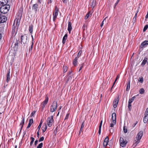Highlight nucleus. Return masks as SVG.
Masks as SVG:
<instances>
[{"label": "nucleus", "mask_w": 148, "mask_h": 148, "mask_svg": "<svg viewBox=\"0 0 148 148\" xmlns=\"http://www.w3.org/2000/svg\"><path fill=\"white\" fill-rule=\"evenodd\" d=\"M21 17L16 18L14 21V24L12 26V33L13 34L16 33L17 29H18L19 26L20 20Z\"/></svg>", "instance_id": "obj_1"}, {"label": "nucleus", "mask_w": 148, "mask_h": 148, "mask_svg": "<svg viewBox=\"0 0 148 148\" xmlns=\"http://www.w3.org/2000/svg\"><path fill=\"white\" fill-rule=\"evenodd\" d=\"M143 135V132L142 131H140L137 134V136L135 138L134 142L133 145L135 146L139 143L140 140L141 139Z\"/></svg>", "instance_id": "obj_2"}, {"label": "nucleus", "mask_w": 148, "mask_h": 148, "mask_svg": "<svg viewBox=\"0 0 148 148\" xmlns=\"http://www.w3.org/2000/svg\"><path fill=\"white\" fill-rule=\"evenodd\" d=\"M10 6L9 5H3L0 8V12L1 13L5 14L7 13L10 9Z\"/></svg>", "instance_id": "obj_3"}, {"label": "nucleus", "mask_w": 148, "mask_h": 148, "mask_svg": "<svg viewBox=\"0 0 148 148\" xmlns=\"http://www.w3.org/2000/svg\"><path fill=\"white\" fill-rule=\"evenodd\" d=\"M21 42L23 44H25L27 43L29 41V39L27 36L26 35H22L21 37Z\"/></svg>", "instance_id": "obj_4"}, {"label": "nucleus", "mask_w": 148, "mask_h": 148, "mask_svg": "<svg viewBox=\"0 0 148 148\" xmlns=\"http://www.w3.org/2000/svg\"><path fill=\"white\" fill-rule=\"evenodd\" d=\"M112 122H111L110 124V127H112L114 126L116 124V114L115 113H113L112 114Z\"/></svg>", "instance_id": "obj_5"}, {"label": "nucleus", "mask_w": 148, "mask_h": 148, "mask_svg": "<svg viewBox=\"0 0 148 148\" xmlns=\"http://www.w3.org/2000/svg\"><path fill=\"white\" fill-rule=\"evenodd\" d=\"M57 107V102L56 101H54L51 106L50 108V111L52 112H54L56 110Z\"/></svg>", "instance_id": "obj_6"}, {"label": "nucleus", "mask_w": 148, "mask_h": 148, "mask_svg": "<svg viewBox=\"0 0 148 148\" xmlns=\"http://www.w3.org/2000/svg\"><path fill=\"white\" fill-rule=\"evenodd\" d=\"M53 116H51L50 117H48L47 119V123L48 126L50 127L52 125L53 122Z\"/></svg>", "instance_id": "obj_7"}, {"label": "nucleus", "mask_w": 148, "mask_h": 148, "mask_svg": "<svg viewBox=\"0 0 148 148\" xmlns=\"http://www.w3.org/2000/svg\"><path fill=\"white\" fill-rule=\"evenodd\" d=\"M59 9L56 6V7L54 12L53 13V21H55L58 14Z\"/></svg>", "instance_id": "obj_8"}, {"label": "nucleus", "mask_w": 148, "mask_h": 148, "mask_svg": "<svg viewBox=\"0 0 148 148\" xmlns=\"http://www.w3.org/2000/svg\"><path fill=\"white\" fill-rule=\"evenodd\" d=\"M148 121V107L146 109L143 118V122L145 123H147Z\"/></svg>", "instance_id": "obj_9"}, {"label": "nucleus", "mask_w": 148, "mask_h": 148, "mask_svg": "<svg viewBox=\"0 0 148 148\" xmlns=\"http://www.w3.org/2000/svg\"><path fill=\"white\" fill-rule=\"evenodd\" d=\"M49 100V98L46 96L45 97V100L42 102L41 104V107L42 110H43L45 107V106L47 104Z\"/></svg>", "instance_id": "obj_10"}, {"label": "nucleus", "mask_w": 148, "mask_h": 148, "mask_svg": "<svg viewBox=\"0 0 148 148\" xmlns=\"http://www.w3.org/2000/svg\"><path fill=\"white\" fill-rule=\"evenodd\" d=\"M120 145L122 147H124L127 143L126 140H124L123 138L121 137L120 138Z\"/></svg>", "instance_id": "obj_11"}, {"label": "nucleus", "mask_w": 148, "mask_h": 148, "mask_svg": "<svg viewBox=\"0 0 148 148\" xmlns=\"http://www.w3.org/2000/svg\"><path fill=\"white\" fill-rule=\"evenodd\" d=\"M7 18L5 16L0 15V23H3L6 21Z\"/></svg>", "instance_id": "obj_12"}, {"label": "nucleus", "mask_w": 148, "mask_h": 148, "mask_svg": "<svg viewBox=\"0 0 148 148\" xmlns=\"http://www.w3.org/2000/svg\"><path fill=\"white\" fill-rule=\"evenodd\" d=\"M148 45V41L145 40L140 45V47L141 48H143L144 47L146 46L147 45Z\"/></svg>", "instance_id": "obj_13"}, {"label": "nucleus", "mask_w": 148, "mask_h": 148, "mask_svg": "<svg viewBox=\"0 0 148 148\" xmlns=\"http://www.w3.org/2000/svg\"><path fill=\"white\" fill-rule=\"evenodd\" d=\"M8 0H0V5H7L8 3Z\"/></svg>", "instance_id": "obj_14"}, {"label": "nucleus", "mask_w": 148, "mask_h": 148, "mask_svg": "<svg viewBox=\"0 0 148 148\" xmlns=\"http://www.w3.org/2000/svg\"><path fill=\"white\" fill-rule=\"evenodd\" d=\"M119 102L118 98L115 99L113 102V106L114 108H116Z\"/></svg>", "instance_id": "obj_15"}, {"label": "nucleus", "mask_w": 148, "mask_h": 148, "mask_svg": "<svg viewBox=\"0 0 148 148\" xmlns=\"http://www.w3.org/2000/svg\"><path fill=\"white\" fill-rule=\"evenodd\" d=\"M72 28L71 23L70 22H68V28L67 29L70 34L71 33Z\"/></svg>", "instance_id": "obj_16"}, {"label": "nucleus", "mask_w": 148, "mask_h": 148, "mask_svg": "<svg viewBox=\"0 0 148 148\" xmlns=\"http://www.w3.org/2000/svg\"><path fill=\"white\" fill-rule=\"evenodd\" d=\"M38 8V5L36 3L34 4L32 7V10H34L35 12H36Z\"/></svg>", "instance_id": "obj_17"}, {"label": "nucleus", "mask_w": 148, "mask_h": 148, "mask_svg": "<svg viewBox=\"0 0 148 148\" xmlns=\"http://www.w3.org/2000/svg\"><path fill=\"white\" fill-rule=\"evenodd\" d=\"M108 142V136H107L105 138L104 142L103 145L104 146H106Z\"/></svg>", "instance_id": "obj_18"}, {"label": "nucleus", "mask_w": 148, "mask_h": 148, "mask_svg": "<svg viewBox=\"0 0 148 148\" xmlns=\"http://www.w3.org/2000/svg\"><path fill=\"white\" fill-rule=\"evenodd\" d=\"M47 124L45 123L44 125H43L42 128V131L43 132H44L46 131V130L47 129Z\"/></svg>", "instance_id": "obj_19"}, {"label": "nucleus", "mask_w": 148, "mask_h": 148, "mask_svg": "<svg viewBox=\"0 0 148 148\" xmlns=\"http://www.w3.org/2000/svg\"><path fill=\"white\" fill-rule=\"evenodd\" d=\"M102 122H103V120H101V122L100 123V125L99 126L98 133H99V135H100V134H101V126L102 125Z\"/></svg>", "instance_id": "obj_20"}, {"label": "nucleus", "mask_w": 148, "mask_h": 148, "mask_svg": "<svg viewBox=\"0 0 148 148\" xmlns=\"http://www.w3.org/2000/svg\"><path fill=\"white\" fill-rule=\"evenodd\" d=\"M67 38V35L66 34L63 37L62 39V43L64 44L66 42V41Z\"/></svg>", "instance_id": "obj_21"}, {"label": "nucleus", "mask_w": 148, "mask_h": 148, "mask_svg": "<svg viewBox=\"0 0 148 148\" xmlns=\"http://www.w3.org/2000/svg\"><path fill=\"white\" fill-rule=\"evenodd\" d=\"M147 58H145L142 61V62L141 64V65L142 66H144L145 64L147 62Z\"/></svg>", "instance_id": "obj_22"}, {"label": "nucleus", "mask_w": 148, "mask_h": 148, "mask_svg": "<svg viewBox=\"0 0 148 148\" xmlns=\"http://www.w3.org/2000/svg\"><path fill=\"white\" fill-rule=\"evenodd\" d=\"M84 121L82 122V123L81 126V127L80 128V132L79 133V134L80 133V132H83V128L84 127Z\"/></svg>", "instance_id": "obj_23"}, {"label": "nucleus", "mask_w": 148, "mask_h": 148, "mask_svg": "<svg viewBox=\"0 0 148 148\" xmlns=\"http://www.w3.org/2000/svg\"><path fill=\"white\" fill-rule=\"evenodd\" d=\"M78 58L77 57H76L75 59L73 60V64L75 66L77 65V62Z\"/></svg>", "instance_id": "obj_24"}, {"label": "nucleus", "mask_w": 148, "mask_h": 148, "mask_svg": "<svg viewBox=\"0 0 148 148\" xmlns=\"http://www.w3.org/2000/svg\"><path fill=\"white\" fill-rule=\"evenodd\" d=\"M6 77V81L7 82H9L10 79V74L9 72L8 73H7Z\"/></svg>", "instance_id": "obj_25"}, {"label": "nucleus", "mask_w": 148, "mask_h": 148, "mask_svg": "<svg viewBox=\"0 0 148 148\" xmlns=\"http://www.w3.org/2000/svg\"><path fill=\"white\" fill-rule=\"evenodd\" d=\"M22 121H21V122L20 123V125H21L22 126L21 128H22V127L23 126V125L24 124V123L25 122V117H24L22 116Z\"/></svg>", "instance_id": "obj_26"}, {"label": "nucleus", "mask_w": 148, "mask_h": 148, "mask_svg": "<svg viewBox=\"0 0 148 148\" xmlns=\"http://www.w3.org/2000/svg\"><path fill=\"white\" fill-rule=\"evenodd\" d=\"M92 14V13L91 12H89L86 15L85 19H87L89 17V16L90 15H91Z\"/></svg>", "instance_id": "obj_27"}, {"label": "nucleus", "mask_w": 148, "mask_h": 148, "mask_svg": "<svg viewBox=\"0 0 148 148\" xmlns=\"http://www.w3.org/2000/svg\"><path fill=\"white\" fill-rule=\"evenodd\" d=\"M130 88V81H129V82L128 83V84L127 85L126 88V91H128L129 90Z\"/></svg>", "instance_id": "obj_28"}, {"label": "nucleus", "mask_w": 148, "mask_h": 148, "mask_svg": "<svg viewBox=\"0 0 148 148\" xmlns=\"http://www.w3.org/2000/svg\"><path fill=\"white\" fill-rule=\"evenodd\" d=\"M29 30L30 33L32 34L33 31V26L32 25L29 26Z\"/></svg>", "instance_id": "obj_29"}, {"label": "nucleus", "mask_w": 148, "mask_h": 148, "mask_svg": "<svg viewBox=\"0 0 148 148\" xmlns=\"http://www.w3.org/2000/svg\"><path fill=\"white\" fill-rule=\"evenodd\" d=\"M68 68L66 66H63V69L64 73L66 72Z\"/></svg>", "instance_id": "obj_30"}, {"label": "nucleus", "mask_w": 148, "mask_h": 148, "mask_svg": "<svg viewBox=\"0 0 148 148\" xmlns=\"http://www.w3.org/2000/svg\"><path fill=\"white\" fill-rule=\"evenodd\" d=\"M135 98V97H133L131 99H129L128 103H131L134 100Z\"/></svg>", "instance_id": "obj_31"}, {"label": "nucleus", "mask_w": 148, "mask_h": 148, "mask_svg": "<svg viewBox=\"0 0 148 148\" xmlns=\"http://www.w3.org/2000/svg\"><path fill=\"white\" fill-rule=\"evenodd\" d=\"M144 92V90L143 88L140 89L139 90V93L141 94H143Z\"/></svg>", "instance_id": "obj_32"}, {"label": "nucleus", "mask_w": 148, "mask_h": 148, "mask_svg": "<svg viewBox=\"0 0 148 148\" xmlns=\"http://www.w3.org/2000/svg\"><path fill=\"white\" fill-rule=\"evenodd\" d=\"M31 139L32 140V141H31V142H30V145H31L34 142L35 140V139L34 138H33V137H31Z\"/></svg>", "instance_id": "obj_33"}, {"label": "nucleus", "mask_w": 148, "mask_h": 148, "mask_svg": "<svg viewBox=\"0 0 148 148\" xmlns=\"http://www.w3.org/2000/svg\"><path fill=\"white\" fill-rule=\"evenodd\" d=\"M138 81L140 82L141 83H142L143 82V77H139L138 79Z\"/></svg>", "instance_id": "obj_34"}, {"label": "nucleus", "mask_w": 148, "mask_h": 148, "mask_svg": "<svg viewBox=\"0 0 148 148\" xmlns=\"http://www.w3.org/2000/svg\"><path fill=\"white\" fill-rule=\"evenodd\" d=\"M43 146V143H41L40 144H39L38 145L37 147V148H42V147Z\"/></svg>", "instance_id": "obj_35"}, {"label": "nucleus", "mask_w": 148, "mask_h": 148, "mask_svg": "<svg viewBox=\"0 0 148 148\" xmlns=\"http://www.w3.org/2000/svg\"><path fill=\"white\" fill-rule=\"evenodd\" d=\"M95 4H96V1L94 0L92 2V7L93 8H94L95 5Z\"/></svg>", "instance_id": "obj_36"}, {"label": "nucleus", "mask_w": 148, "mask_h": 148, "mask_svg": "<svg viewBox=\"0 0 148 148\" xmlns=\"http://www.w3.org/2000/svg\"><path fill=\"white\" fill-rule=\"evenodd\" d=\"M148 28V25H146L144 27L143 29V31L144 32Z\"/></svg>", "instance_id": "obj_37"}, {"label": "nucleus", "mask_w": 148, "mask_h": 148, "mask_svg": "<svg viewBox=\"0 0 148 148\" xmlns=\"http://www.w3.org/2000/svg\"><path fill=\"white\" fill-rule=\"evenodd\" d=\"M123 130L124 132L125 133H126L127 132V128L125 127V126H124L123 128Z\"/></svg>", "instance_id": "obj_38"}, {"label": "nucleus", "mask_w": 148, "mask_h": 148, "mask_svg": "<svg viewBox=\"0 0 148 148\" xmlns=\"http://www.w3.org/2000/svg\"><path fill=\"white\" fill-rule=\"evenodd\" d=\"M82 53V52L81 51H79V52L78 53V54L77 57V58L80 56Z\"/></svg>", "instance_id": "obj_39"}, {"label": "nucleus", "mask_w": 148, "mask_h": 148, "mask_svg": "<svg viewBox=\"0 0 148 148\" xmlns=\"http://www.w3.org/2000/svg\"><path fill=\"white\" fill-rule=\"evenodd\" d=\"M106 18H107V17H106V18L104 19V20H103V21L102 22V23H101V25H100V26H101V27H102L103 26V24H104V21L106 20Z\"/></svg>", "instance_id": "obj_40"}, {"label": "nucleus", "mask_w": 148, "mask_h": 148, "mask_svg": "<svg viewBox=\"0 0 148 148\" xmlns=\"http://www.w3.org/2000/svg\"><path fill=\"white\" fill-rule=\"evenodd\" d=\"M33 123V120L32 119H31L29 121V123H30L31 125H32Z\"/></svg>", "instance_id": "obj_41"}, {"label": "nucleus", "mask_w": 148, "mask_h": 148, "mask_svg": "<svg viewBox=\"0 0 148 148\" xmlns=\"http://www.w3.org/2000/svg\"><path fill=\"white\" fill-rule=\"evenodd\" d=\"M44 140V137H41L39 140V142H41L43 141Z\"/></svg>", "instance_id": "obj_42"}, {"label": "nucleus", "mask_w": 148, "mask_h": 148, "mask_svg": "<svg viewBox=\"0 0 148 148\" xmlns=\"http://www.w3.org/2000/svg\"><path fill=\"white\" fill-rule=\"evenodd\" d=\"M36 112L34 111H33V112H32L31 114V116H34V114H35Z\"/></svg>", "instance_id": "obj_43"}, {"label": "nucleus", "mask_w": 148, "mask_h": 148, "mask_svg": "<svg viewBox=\"0 0 148 148\" xmlns=\"http://www.w3.org/2000/svg\"><path fill=\"white\" fill-rule=\"evenodd\" d=\"M140 8V6H139L138 8V9H137V10L136 12V14H136L137 15V14L138 13V12H139V9Z\"/></svg>", "instance_id": "obj_44"}, {"label": "nucleus", "mask_w": 148, "mask_h": 148, "mask_svg": "<svg viewBox=\"0 0 148 148\" xmlns=\"http://www.w3.org/2000/svg\"><path fill=\"white\" fill-rule=\"evenodd\" d=\"M110 131L111 133H112L114 132V130L112 128H110Z\"/></svg>", "instance_id": "obj_45"}, {"label": "nucleus", "mask_w": 148, "mask_h": 148, "mask_svg": "<svg viewBox=\"0 0 148 148\" xmlns=\"http://www.w3.org/2000/svg\"><path fill=\"white\" fill-rule=\"evenodd\" d=\"M33 45V42H32V44L31 46V48L30 49H29V51H30L31 50H32Z\"/></svg>", "instance_id": "obj_46"}, {"label": "nucleus", "mask_w": 148, "mask_h": 148, "mask_svg": "<svg viewBox=\"0 0 148 148\" xmlns=\"http://www.w3.org/2000/svg\"><path fill=\"white\" fill-rule=\"evenodd\" d=\"M131 103H128V107L129 109H130V108L131 107Z\"/></svg>", "instance_id": "obj_47"}, {"label": "nucleus", "mask_w": 148, "mask_h": 148, "mask_svg": "<svg viewBox=\"0 0 148 148\" xmlns=\"http://www.w3.org/2000/svg\"><path fill=\"white\" fill-rule=\"evenodd\" d=\"M119 1H120L119 0H117L115 4V5H114L115 7H115V6L117 5L118 4V3Z\"/></svg>", "instance_id": "obj_48"}, {"label": "nucleus", "mask_w": 148, "mask_h": 148, "mask_svg": "<svg viewBox=\"0 0 148 148\" xmlns=\"http://www.w3.org/2000/svg\"><path fill=\"white\" fill-rule=\"evenodd\" d=\"M83 64H82L81 65V66H80V68H79V72L83 68Z\"/></svg>", "instance_id": "obj_49"}, {"label": "nucleus", "mask_w": 148, "mask_h": 148, "mask_svg": "<svg viewBox=\"0 0 148 148\" xmlns=\"http://www.w3.org/2000/svg\"><path fill=\"white\" fill-rule=\"evenodd\" d=\"M137 15V14H135V16L133 18V20L134 21H135L136 20Z\"/></svg>", "instance_id": "obj_50"}, {"label": "nucleus", "mask_w": 148, "mask_h": 148, "mask_svg": "<svg viewBox=\"0 0 148 148\" xmlns=\"http://www.w3.org/2000/svg\"><path fill=\"white\" fill-rule=\"evenodd\" d=\"M31 125L30 123H29L27 128H29L31 126Z\"/></svg>", "instance_id": "obj_51"}, {"label": "nucleus", "mask_w": 148, "mask_h": 148, "mask_svg": "<svg viewBox=\"0 0 148 148\" xmlns=\"http://www.w3.org/2000/svg\"><path fill=\"white\" fill-rule=\"evenodd\" d=\"M41 125H38V131H39V130L40 129L41 127Z\"/></svg>", "instance_id": "obj_52"}, {"label": "nucleus", "mask_w": 148, "mask_h": 148, "mask_svg": "<svg viewBox=\"0 0 148 148\" xmlns=\"http://www.w3.org/2000/svg\"><path fill=\"white\" fill-rule=\"evenodd\" d=\"M38 140H36L34 144L35 145H36L38 144Z\"/></svg>", "instance_id": "obj_53"}, {"label": "nucleus", "mask_w": 148, "mask_h": 148, "mask_svg": "<svg viewBox=\"0 0 148 148\" xmlns=\"http://www.w3.org/2000/svg\"><path fill=\"white\" fill-rule=\"evenodd\" d=\"M69 116V114H67L66 116V117L65 118V119H67L68 117Z\"/></svg>", "instance_id": "obj_54"}, {"label": "nucleus", "mask_w": 148, "mask_h": 148, "mask_svg": "<svg viewBox=\"0 0 148 148\" xmlns=\"http://www.w3.org/2000/svg\"><path fill=\"white\" fill-rule=\"evenodd\" d=\"M119 76L118 75V76H117V77H116V79H115V82H116L117 81V79H119Z\"/></svg>", "instance_id": "obj_55"}, {"label": "nucleus", "mask_w": 148, "mask_h": 148, "mask_svg": "<svg viewBox=\"0 0 148 148\" xmlns=\"http://www.w3.org/2000/svg\"><path fill=\"white\" fill-rule=\"evenodd\" d=\"M63 2L64 3H66L67 0H62Z\"/></svg>", "instance_id": "obj_56"}, {"label": "nucleus", "mask_w": 148, "mask_h": 148, "mask_svg": "<svg viewBox=\"0 0 148 148\" xmlns=\"http://www.w3.org/2000/svg\"><path fill=\"white\" fill-rule=\"evenodd\" d=\"M4 112V110H0V114H2V113H3Z\"/></svg>", "instance_id": "obj_57"}, {"label": "nucleus", "mask_w": 148, "mask_h": 148, "mask_svg": "<svg viewBox=\"0 0 148 148\" xmlns=\"http://www.w3.org/2000/svg\"><path fill=\"white\" fill-rule=\"evenodd\" d=\"M37 137H39V131H38V132H37Z\"/></svg>", "instance_id": "obj_58"}, {"label": "nucleus", "mask_w": 148, "mask_h": 148, "mask_svg": "<svg viewBox=\"0 0 148 148\" xmlns=\"http://www.w3.org/2000/svg\"><path fill=\"white\" fill-rule=\"evenodd\" d=\"M115 82H114V83H113V85H112V88H111V89H112V88H113V86H114V84H115Z\"/></svg>", "instance_id": "obj_59"}, {"label": "nucleus", "mask_w": 148, "mask_h": 148, "mask_svg": "<svg viewBox=\"0 0 148 148\" xmlns=\"http://www.w3.org/2000/svg\"><path fill=\"white\" fill-rule=\"evenodd\" d=\"M86 27V26L85 25H83V28H84V29H85V27Z\"/></svg>", "instance_id": "obj_60"}, {"label": "nucleus", "mask_w": 148, "mask_h": 148, "mask_svg": "<svg viewBox=\"0 0 148 148\" xmlns=\"http://www.w3.org/2000/svg\"><path fill=\"white\" fill-rule=\"evenodd\" d=\"M42 121H41L40 122L39 125H41L42 124Z\"/></svg>", "instance_id": "obj_61"}, {"label": "nucleus", "mask_w": 148, "mask_h": 148, "mask_svg": "<svg viewBox=\"0 0 148 148\" xmlns=\"http://www.w3.org/2000/svg\"><path fill=\"white\" fill-rule=\"evenodd\" d=\"M51 3V0H50L48 2V3Z\"/></svg>", "instance_id": "obj_62"}, {"label": "nucleus", "mask_w": 148, "mask_h": 148, "mask_svg": "<svg viewBox=\"0 0 148 148\" xmlns=\"http://www.w3.org/2000/svg\"><path fill=\"white\" fill-rule=\"evenodd\" d=\"M71 73V71H69L68 72L69 74H70Z\"/></svg>", "instance_id": "obj_63"}, {"label": "nucleus", "mask_w": 148, "mask_h": 148, "mask_svg": "<svg viewBox=\"0 0 148 148\" xmlns=\"http://www.w3.org/2000/svg\"><path fill=\"white\" fill-rule=\"evenodd\" d=\"M38 2L40 3H41V1H40V0H38Z\"/></svg>", "instance_id": "obj_64"}]
</instances>
